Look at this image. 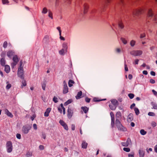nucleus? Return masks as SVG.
I'll return each mask as SVG.
<instances>
[{
    "label": "nucleus",
    "mask_w": 157,
    "mask_h": 157,
    "mask_svg": "<svg viewBox=\"0 0 157 157\" xmlns=\"http://www.w3.org/2000/svg\"><path fill=\"white\" fill-rule=\"evenodd\" d=\"M116 124L118 130L124 132L126 131V128L122 126L120 121L117 119L116 120Z\"/></svg>",
    "instance_id": "nucleus-1"
},
{
    "label": "nucleus",
    "mask_w": 157,
    "mask_h": 157,
    "mask_svg": "<svg viewBox=\"0 0 157 157\" xmlns=\"http://www.w3.org/2000/svg\"><path fill=\"white\" fill-rule=\"evenodd\" d=\"M144 12V9L140 8L134 10L132 12V14L134 16H138L143 13Z\"/></svg>",
    "instance_id": "nucleus-2"
},
{
    "label": "nucleus",
    "mask_w": 157,
    "mask_h": 157,
    "mask_svg": "<svg viewBox=\"0 0 157 157\" xmlns=\"http://www.w3.org/2000/svg\"><path fill=\"white\" fill-rule=\"evenodd\" d=\"M6 151L8 153H11L13 150V145L12 142L8 141L6 142Z\"/></svg>",
    "instance_id": "nucleus-3"
},
{
    "label": "nucleus",
    "mask_w": 157,
    "mask_h": 157,
    "mask_svg": "<svg viewBox=\"0 0 157 157\" xmlns=\"http://www.w3.org/2000/svg\"><path fill=\"white\" fill-rule=\"evenodd\" d=\"M31 127L29 125H26L23 126L22 128V132L25 134L28 133L31 129Z\"/></svg>",
    "instance_id": "nucleus-4"
},
{
    "label": "nucleus",
    "mask_w": 157,
    "mask_h": 157,
    "mask_svg": "<svg viewBox=\"0 0 157 157\" xmlns=\"http://www.w3.org/2000/svg\"><path fill=\"white\" fill-rule=\"evenodd\" d=\"M13 62L11 64V67L12 68H13L17 64L18 61V59L17 55L13 56Z\"/></svg>",
    "instance_id": "nucleus-5"
},
{
    "label": "nucleus",
    "mask_w": 157,
    "mask_h": 157,
    "mask_svg": "<svg viewBox=\"0 0 157 157\" xmlns=\"http://www.w3.org/2000/svg\"><path fill=\"white\" fill-rule=\"evenodd\" d=\"M143 52L141 50H133L130 52V54L134 56H139L142 55Z\"/></svg>",
    "instance_id": "nucleus-6"
},
{
    "label": "nucleus",
    "mask_w": 157,
    "mask_h": 157,
    "mask_svg": "<svg viewBox=\"0 0 157 157\" xmlns=\"http://www.w3.org/2000/svg\"><path fill=\"white\" fill-rule=\"evenodd\" d=\"M68 92V88L65 81L63 82V94H66Z\"/></svg>",
    "instance_id": "nucleus-7"
},
{
    "label": "nucleus",
    "mask_w": 157,
    "mask_h": 157,
    "mask_svg": "<svg viewBox=\"0 0 157 157\" xmlns=\"http://www.w3.org/2000/svg\"><path fill=\"white\" fill-rule=\"evenodd\" d=\"M59 123L65 129L67 130H68V127L66 124L63 121L61 120L59 121Z\"/></svg>",
    "instance_id": "nucleus-8"
},
{
    "label": "nucleus",
    "mask_w": 157,
    "mask_h": 157,
    "mask_svg": "<svg viewBox=\"0 0 157 157\" xmlns=\"http://www.w3.org/2000/svg\"><path fill=\"white\" fill-rule=\"evenodd\" d=\"M67 117L69 118H71L73 115V111L70 109H68Z\"/></svg>",
    "instance_id": "nucleus-9"
},
{
    "label": "nucleus",
    "mask_w": 157,
    "mask_h": 157,
    "mask_svg": "<svg viewBox=\"0 0 157 157\" xmlns=\"http://www.w3.org/2000/svg\"><path fill=\"white\" fill-rule=\"evenodd\" d=\"M110 115L111 118V125L113 127L114 124V115L112 112L110 113Z\"/></svg>",
    "instance_id": "nucleus-10"
},
{
    "label": "nucleus",
    "mask_w": 157,
    "mask_h": 157,
    "mask_svg": "<svg viewBox=\"0 0 157 157\" xmlns=\"http://www.w3.org/2000/svg\"><path fill=\"white\" fill-rule=\"evenodd\" d=\"M14 54V52L13 51L10 50L7 52V55L9 57L11 58V57L13 56Z\"/></svg>",
    "instance_id": "nucleus-11"
},
{
    "label": "nucleus",
    "mask_w": 157,
    "mask_h": 157,
    "mask_svg": "<svg viewBox=\"0 0 157 157\" xmlns=\"http://www.w3.org/2000/svg\"><path fill=\"white\" fill-rule=\"evenodd\" d=\"M83 7H84L83 13L84 14H85L87 12L89 8V6L87 4H85L84 5Z\"/></svg>",
    "instance_id": "nucleus-12"
},
{
    "label": "nucleus",
    "mask_w": 157,
    "mask_h": 157,
    "mask_svg": "<svg viewBox=\"0 0 157 157\" xmlns=\"http://www.w3.org/2000/svg\"><path fill=\"white\" fill-rule=\"evenodd\" d=\"M5 113L6 114V115L12 118L13 117V115L7 109H6L5 110Z\"/></svg>",
    "instance_id": "nucleus-13"
},
{
    "label": "nucleus",
    "mask_w": 157,
    "mask_h": 157,
    "mask_svg": "<svg viewBox=\"0 0 157 157\" xmlns=\"http://www.w3.org/2000/svg\"><path fill=\"white\" fill-rule=\"evenodd\" d=\"M51 108H47L46 111L44 113V115L45 117H48L49 116V114L51 111Z\"/></svg>",
    "instance_id": "nucleus-14"
},
{
    "label": "nucleus",
    "mask_w": 157,
    "mask_h": 157,
    "mask_svg": "<svg viewBox=\"0 0 157 157\" xmlns=\"http://www.w3.org/2000/svg\"><path fill=\"white\" fill-rule=\"evenodd\" d=\"M133 114L130 113L129 114L128 117L127 121L128 122L132 121L133 119Z\"/></svg>",
    "instance_id": "nucleus-15"
},
{
    "label": "nucleus",
    "mask_w": 157,
    "mask_h": 157,
    "mask_svg": "<svg viewBox=\"0 0 157 157\" xmlns=\"http://www.w3.org/2000/svg\"><path fill=\"white\" fill-rule=\"evenodd\" d=\"M87 143L85 141H83L82 144V147L86 149L87 148Z\"/></svg>",
    "instance_id": "nucleus-16"
},
{
    "label": "nucleus",
    "mask_w": 157,
    "mask_h": 157,
    "mask_svg": "<svg viewBox=\"0 0 157 157\" xmlns=\"http://www.w3.org/2000/svg\"><path fill=\"white\" fill-rule=\"evenodd\" d=\"M153 15V13L152 12V10L149 9L148 10L147 13V16L148 17H152Z\"/></svg>",
    "instance_id": "nucleus-17"
},
{
    "label": "nucleus",
    "mask_w": 157,
    "mask_h": 157,
    "mask_svg": "<svg viewBox=\"0 0 157 157\" xmlns=\"http://www.w3.org/2000/svg\"><path fill=\"white\" fill-rule=\"evenodd\" d=\"M10 71V67L8 65H6L5 66V71L6 72V73H8Z\"/></svg>",
    "instance_id": "nucleus-18"
},
{
    "label": "nucleus",
    "mask_w": 157,
    "mask_h": 157,
    "mask_svg": "<svg viewBox=\"0 0 157 157\" xmlns=\"http://www.w3.org/2000/svg\"><path fill=\"white\" fill-rule=\"evenodd\" d=\"M112 104L117 106L118 104V102L116 99H112L111 101Z\"/></svg>",
    "instance_id": "nucleus-19"
},
{
    "label": "nucleus",
    "mask_w": 157,
    "mask_h": 157,
    "mask_svg": "<svg viewBox=\"0 0 157 157\" xmlns=\"http://www.w3.org/2000/svg\"><path fill=\"white\" fill-rule=\"evenodd\" d=\"M116 119L118 120L119 119H120L121 117V113L120 112H117L116 114Z\"/></svg>",
    "instance_id": "nucleus-20"
},
{
    "label": "nucleus",
    "mask_w": 157,
    "mask_h": 157,
    "mask_svg": "<svg viewBox=\"0 0 157 157\" xmlns=\"http://www.w3.org/2000/svg\"><path fill=\"white\" fill-rule=\"evenodd\" d=\"M23 62L22 61L20 62V65L18 69V71H23V67L22 66Z\"/></svg>",
    "instance_id": "nucleus-21"
},
{
    "label": "nucleus",
    "mask_w": 157,
    "mask_h": 157,
    "mask_svg": "<svg viewBox=\"0 0 157 157\" xmlns=\"http://www.w3.org/2000/svg\"><path fill=\"white\" fill-rule=\"evenodd\" d=\"M82 92L81 91L79 92L77 94V96H75L76 99H79L81 98V96L82 95Z\"/></svg>",
    "instance_id": "nucleus-22"
},
{
    "label": "nucleus",
    "mask_w": 157,
    "mask_h": 157,
    "mask_svg": "<svg viewBox=\"0 0 157 157\" xmlns=\"http://www.w3.org/2000/svg\"><path fill=\"white\" fill-rule=\"evenodd\" d=\"M48 12V10L46 7L43 8L41 11V13L43 14H46Z\"/></svg>",
    "instance_id": "nucleus-23"
},
{
    "label": "nucleus",
    "mask_w": 157,
    "mask_h": 157,
    "mask_svg": "<svg viewBox=\"0 0 157 157\" xmlns=\"http://www.w3.org/2000/svg\"><path fill=\"white\" fill-rule=\"evenodd\" d=\"M67 43H64L63 44V49H64L65 51H67Z\"/></svg>",
    "instance_id": "nucleus-24"
},
{
    "label": "nucleus",
    "mask_w": 157,
    "mask_h": 157,
    "mask_svg": "<svg viewBox=\"0 0 157 157\" xmlns=\"http://www.w3.org/2000/svg\"><path fill=\"white\" fill-rule=\"evenodd\" d=\"M121 40L123 44H126L128 43L127 40L125 38L121 37Z\"/></svg>",
    "instance_id": "nucleus-25"
},
{
    "label": "nucleus",
    "mask_w": 157,
    "mask_h": 157,
    "mask_svg": "<svg viewBox=\"0 0 157 157\" xmlns=\"http://www.w3.org/2000/svg\"><path fill=\"white\" fill-rule=\"evenodd\" d=\"M1 64L2 66H4L6 63V61L4 58H2L0 60Z\"/></svg>",
    "instance_id": "nucleus-26"
},
{
    "label": "nucleus",
    "mask_w": 157,
    "mask_h": 157,
    "mask_svg": "<svg viewBox=\"0 0 157 157\" xmlns=\"http://www.w3.org/2000/svg\"><path fill=\"white\" fill-rule=\"evenodd\" d=\"M75 82L72 80H70L68 82V86L69 87H71L73 86V84H74Z\"/></svg>",
    "instance_id": "nucleus-27"
},
{
    "label": "nucleus",
    "mask_w": 157,
    "mask_h": 157,
    "mask_svg": "<svg viewBox=\"0 0 157 157\" xmlns=\"http://www.w3.org/2000/svg\"><path fill=\"white\" fill-rule=\"evenodd\" d=\"M23 71H18V75L19 77L21 78H23Z\"/></svg>",
    "instance_id": "nucleus-28"
},
{
    "label": "nucleus",
    "mask_w": 157,
    "mask_h": 157,
    "mask_svg": "<svg viewBox=\"0 0 157 157\" xmlns=\"http://www.w3.org/2000/svg\"><path fill=\"white\" fill-rule=\"evenodd\" d=\"M81 109L85 113H86L89 109L88 108L86 107H82Z\"/></svg>",
    "instance_id": "nucleus-29"
},
{
    "label": "nucleus",
    "mask_w": 157,
    "mask_h": 157,
    "mask_svg": "<svg viewBox=\"0 0 157 157\" xmlns=\"http://www.w3.org/2000/svg\"><path fill=\"white\" fill-rule=\"evenodd\" d=\"M48 16L51 19H53L52 13L50 10L48 11Z\"/></svg>",
    "instance_id": "nucleus-30"
},
{
    "label": "nucleus",
    "mask_w": 157,
    "mask_h": 157,
    "mask_svg": "<svg viewBox=\"0 0 157 157\" xmlns=\"http://www.w3.org/2000/svg\"><path fill=\"white\" fill-rule=\"evenodd\" d=\"M139 154L140 155V157H144V152L142 150H139Z\"/></svg>",
    "instance_id": "nucleus-31"
},
{
    "label": "nucleus",
    "mask_w": 157,
    "mask_h": 157,
    "mask_svg": "<svg viewBox=\"0 0 157 157\" xmlns=\"http://www.w3.org/2000/svg\"><path fill=\"white\" fill-rule=\"evenodd\" d=\"M32 154L33 153L32 152L28 151L26 153L25 156L26 157H31Z\"/></svg>",
    "instance_id": "nucleus-32"
},
{
    "label": "nucleus",
    "mask_w": 157,
    "mask_h": 157,
    "mask_svg": "<svg viewBox=\"0 0 157 157\" xmlns=\"http://www.w3.org/2000/svg\"><path fill=\"white\" fill-rule=\"evenodd\" d=\"M136 43V41L134 40H132L130 42V45L132 47H133L135 45Z\"/></svg>",
    "instance_id": "nucleus-33"
},
{
    "label": "nucleus",
    "mask_w": 157,
    "mask_h": 157,
    "mask_svg": "<svg viewBox=\"0 0 157 157\" xmlns=\"http://www.w3.org/2000/svg\"><path fill=\"white\" fill-rule=\"evenodd\" d=\"M109 106L110 109L112 110H115L117 107V106L113 105V104L109 105Z\"/></svg>",
    "instance_id": "nucleus-34"
},
{
    "label": "nucleus",
    "mask_w": 157,
    "mask_h": 157,
    "mask_svg": "<svg viewBox=\"0 0 157 157\" xmlns=\"http://www.w3.org/2000/svg\"><path fill=\"white\" fill-rule=\"evenodd\" d=\"M2 3L3 4H10V2L9 0H2Z\"/></svg>",
    "instance_id": "nucleus-35"
},
{
    "label": "nucleus",
    "mask_w": 157,
    "mask_h": 157,
    "mask_svg": "<svg viewBox=\"0 0 157 157\" xmlns=\"http://www.w3.org/2000/svg\"><path fill=\"white\" fill-rule=\"evenodd\" d=\"M134 110L135 112V113L136 115H138L139 113L140 112L139 109L137 108H134Z\"/></svg>",
    "instance_id": "nucleus-36"
},
{
    "label": "nucleus",
    "mask_w": 157,
    "mask_h": 157,
    "mask_svg": "<svg viewBox=\"0 0 157 157\" xmlns=\"http://www.w3.org/2000/svg\"><path fill=\"white\" fill-rule=\"evenodd\" d=\"M140 133L142 135H144L146 134L147 132L145 131L144 129H142L140 131Z\"/></svg>",
    "instance_id": "nucleus-37"
},
{
    "label": "nucleus",
    "mask_w": 157,
    "mask_h": 157,
    "mask_svg": "<svg viewBox=\"0 0 157 157\" xmlns=\"http://www.w3.org/2000/svg\"><path fill=\"white\" fill-rule=\"evenodd\" d=\"M65 52H67V51H65L64 49L62 48L61 50L59 51V52L60 54L63 55L64 54V53Z\"/></svg>",
    "instance_id": "nucleus-38"
},
{
    "label": "nucleus",
    "mask_w": 157,
    "mask_h": 157,
    "mask_svg": "<svg viewBox=\"0 0 157 157\" xmlns=\"http://www.w3.org/2000/svg\"><path fill=\"white\" fill-rule=\"evenodd\" d=\"M72 101L71 99H69L67 100L66 102L64 104V105H67L70 103H71L72 102Z\"/></svg>",
    "instance_id": "nucleus-39"
},
{
    "label": "nucleus",
    "mask_w": 157,
    "mask_h": 157,
    "mask_svg": "<svg viewBox=\"0 0 157 157\" xmlns=\"http://www.w3.org/2000/svg\"><path fill=\"white\" fill-rule=\"evenodd\" d=\"M6 84L7 85L6 87V89L8 90L11 87V85L8 82H6Z\"/></svg>",
    "instance_id": "nucleus-40"
},
{
    "label": "nucleus",
    "mask_w": 157,
    "mask_h": 157,
    "mask_svg": "<svg viewBox=\"0 0 157 157\" xmlns=\"http://www.w3.org/2000/svg\"><path fill=\"white\" fill-rule=\"evenodd\" d=\"M106 100V99H104L101 100H98V98H94L93 99V100L94 101H101L105 100Z\"/></svg>",
    "instance_id": "nucleus-41"
},
{
    "label": "nucleus",
    "mask_w": 157,
    "mask_h": 157,
    "mask_svg": "<svg viewBox=\"0 0 157 157\" xmlns=\"http://www.w3.org/2000/svg\"><path fill=\"white\" fill-rule=\"evenodd\" d=\"M148 115L150 116H155V114L152 112H149L148 113Z\"/></svg>",
    "instance_id": "nucleus-42"
},
{
    "label": "nucleus",
    "mask_w": 157,
    "mask_h": 157,
    "mask_svg": "<svg viewBox=\"0 0 157 157\" xmlns=\"http://www.w3.org/2000/svg\"><path fill=\"white\" fill-rule=\"evenodd\" d=\"M152 105L153 106V109H157V104L154 103L152 104Z\"/></svg>",
    "instance_id": "nucleus-43"
},
{
    "label": "nucleus",
    "mask_w": 157,
    "mask_h": 157,
    "mask_svg": "<svg viewBox=\"0 0 157 157\" xmlns=\"http://www.w3.org/2000/svg\"><path fill=\"white\" fill-rule=\"evenodd\" d=\"M128 96L130 99H132L134 98V95L133 94L130 93L128 94Z\"/></svg>",
    "instance_id": "nucleus-44"
},
{
    "label": "nucleus",
    "mask_w": 157,
    "mask_h": 157,
    "mask_svg": "<svg viewBox=\"0 0 157 157\" xmlns=\"http://www.w3.org/2000/svg\"><path fill=\"white\" fill-rule=\"evenodd\" d=\"M7 42L6 41H5L3 43V46L4 48H5L7 47Z\"/></svg>",
    "instance_id": "nucleus-45"
},
{
    "label": "nucleus",
    "mask_w": 157,
    "mask_h": 157,
    "mask_svg": "<svg viewBox=\"0 0 157 157\" xmlns=\"http://www.w3.org/2000/svg\"><path fill=\"white\" fill-rule=\"evenodd\" d=\"M151 125L153 127L156 126V123L155 121H152L151 123Z\"/></svg>",
    "instance_id": "nucleus-46"
},
{
    "label": "nucleus",
    "mask_w": 157,
    "mask_h": 157,
    "mask_svg": "<svg viewBox=\"0 0 157 157\" xmlns=\"http://www.w3.org/2000/svg\"><path fill=\"white\" fill-rule=\"evenodd\" d=\"M123 150L127 152H128L130 151V149L129 148L124 147L123 148Z\"/></svg>",
    "instance_id": "nucleus-47"
},
{
    "label": "nucleus",
    "mask_w": 157,
    "mask_h": 157,
    "mask_svg": "<svg viewBox=\"0 0 157 157\" xmlns=\"http://www.w3.org/2000/svg\"><path fill=\"white\" fill-rule=\"evenodd\" d=\"M119 26L121 29H122L124 27V25L121 22H120L119 23Z\"/></svg>",
    "instance_id": "nucleus-48"
},
{
    "label": "nucleus",
    "mask_w": 157,
    "mask_h": 157,
    "mask_svg": "<svg viewBox=\"0 0 157 157\" xmlns=\"http://www.w3.org/2000/svg\"><path fill=\"white\" fill-rule=\"evenodd\" d=\"M42 88L43 90H45V87L46 86V84L45 83H44L42 84Z\"/></svg>",
    "instance_id": "nucleus-49"
},
{
    "label": "nucleus",
    "mask_w": 157,
    "mask_h": 157,
    "mask_svg": "<svg viewBox=\"0 0 157 157\" xmlns=\"http://www.w3.org/2000/svg\"><path fill=\"white\" fill-rule=\"evenodd\" d=\"M58 30L59 32V35H61V30L60 27H58L56 28Z\"/></svg>",
    "instance_id": "nucleus-50"
},
{
    "label": "nucleus",
    "mask_w": 157,
    "mask_h": 157,
    "mask_svg": "<svg viewBox=\"0 0 157 157\" xmlns=\"http://www.w3.org/2000/svg\"><path fill=\"white\" fill-rule=\"evenodd\" d=\"M152 91L154 95L156 96H157V92L155 91L154 90H152Z\"/></svg>",
    "instance_id": "nucleus-51"
},
{
    "label": "nucleus",
    "mask_w": 157,
    "mask_h": 157,
    "mask_svg": "<svg viewBox=\"0 0 157 157\" xmlns=\"http://www.w3.org/2000/svg\"><path fill=\"white\" fill-rule=\"evenodd\" d=\"M115 50L116 52L118 53H120L121 51V49L119 48H116Z\"/></svg>",
    "instance_id": "nucleus-52"
},
{
    "label": "nucleus",
    "mask_w": 157,
    "mask_h": 157,
    "mask_svg": "<svg viewBox=\"0 0 157 157\" xmlns=\"http://www.w3.org/2000/svg\"><path fill=\"white\" fill-rule=\"evenodd\" d=\"M121 144L122 146L124 147L128 146V144H127L125 142H123L121 143Z\"/></svg>",
    "instance_id": "nucleus-53"
},
{
    "label": "nucleus",
    "mask_w": 157,
    "mask_h": 157,
    "mask_svg": "<svg viewBox=\"0 0 157 157\" xmlns=\"http://www.w3.org/2000/svg\"><path fill=\"white\" fill-rule=\"evenodd\" d=\"M124 68H125V71H128V69L127 67L125 62H124Z\"/></svg>",
    "instance_id": "nucleus-54"
},
{
    "label": "nucleus",
    "mask_w": 157,
    "mask_h": 157,
    "mask_svg": "<svg viewBox=\"0 0 157 157\" xmlns=\"http://www.w3.org/2000/svg\"><path fill=\"white\" fill-rule=\"evenodd\" d=\"M16 137L17 138L19 139H21V135L20 134L17 133L16 135Z\"/></svg>",
    "instance_id": "nucleus-55"
},
{
    "label": "nucleus",
    "mask_w": 157,
    "mask_h": 157,
    "mask_svg": "<svg viewBox=\"0 0 157 157\" xmlns=\"http://www.w3.org/2000/svg\"><path fill=\"white\" fill-rule=\"evenodd\" d=\"M58 98L55 97H54L53 98V101H54L55 103H56L58 101Z\"/></svg>",
    "instance_id": "nucleus-56"
},
{
    "label": "nucleus",
    "mask_w": 157,
    "mask_h": 157,
    "mask_svg": "<svg viewBox=\"0 0 157 157\" xmlns=\"http://www.w3.org/2000/svg\"><path fill=\"white\" fill-rule=\"evenodd\" d=\"M145 36V33H143L142 34H141L140 36V38H142Z\"/></svg>",
    "instance_id": "nucleus-57"
},
{
    "label": "nucleus",
    "mask_w": 157,
    "mask_h": 157,
    "mask_svg": "<svg viewBox=\"0 0 157 157\" xmlns=\"http://www.w3.org/2000/svg\"><path fill=\"white\" fill-rule=\"evenodd\" d=\"M39 149L41 150H43L44 149V146L42 145H40L39 146Z\"/></svg>",
    "instance_id": "nucleus-58"
},
{
    "label": "nucleus",
    "mask_w": 157,
    "mask_h": 157,
    "mask_svg": "<svg viewBox=\"0 0 157 157\" xmlns=\"http://www.w3.org/2000/svg\"><path fill=\"white\" fill-rule=\"evenodd\" d=\"M33 128L35 130H36L37 129V126L36 124H33Z\"/></svg>",
    "instance_id": "nucleus-59"
},
{
    "label": "nucleus",
    "mask_w": 157,
    "mask_h": 157,
    "mask_svg": "<svg viewBox=\"0 0 157 157\" xmlns=\"http://www.w3.org/2000/svg\"><path fill=\"white\" fill-rule=\"evenodd\" d=\"M150 82L152 84H154L155 82V81L153 79H151L150 80Z\"/></svg>",
    "instance_id": "nucleus-60"
},
{
    "label": "nucleus",
    "mask_w": 157,
    "mask_h": 157,
    "mask_svg": "<svg viewBox=\"0 0 157 157\" xmlns=\"http://www.w3.org/2000/svg\"><path fill=\"white\" fill-rule=\"evenodd\" d=\"M42 137L43 139H45L46 138V134H44V133H42Z\"/></svg>",
    "instance_id": "nucleus-61"
},
{
    "label": "nucleus",
    "mask_w": 157,
    "mask_h": 157,
    "mask_svg": "<svg viewBox=\"0 0 157 157\" xmlns=\"http://www.w3.org/2000/svg\"><path fill=\"white\" fill-rule=\"evenodd\" d=\"M85 101H86L87 102H89L90 101V99L89 98H85Z\"/></svg>",
    "instance_id": "nucleus-62"
},
{
    "label": "nucleus",
    "mask_w": 157,
    "mask_h": 157,
    "mask_svg": "<svg viewBox=\"0 0 157 157\" xmlns=\"http://www.w3.org/2000/svg\"><path fill=\"white\" fill-rule=\"evenodd\" d=\"M75 127L74 124H72L71 125V129L72 130H74L75 129Z\"/></svg>",
    "instance_id": "nucleus-63"
},
{
    "label": "nucleus",
    "mask_w": 157,
    "mask_h": 157,
    "mask_svg": "<svg viewBox=\"0 0 157 157\" xmlns=\"http://www.w3.org/2000/svg\"><path fill=\"white\" fill-rule=\"evenodd\" d=\"M155 151L157 153V145H156L154 147Z\"/></svg>",
    "instance_id": "nucleus-64"
}]
</instances>
